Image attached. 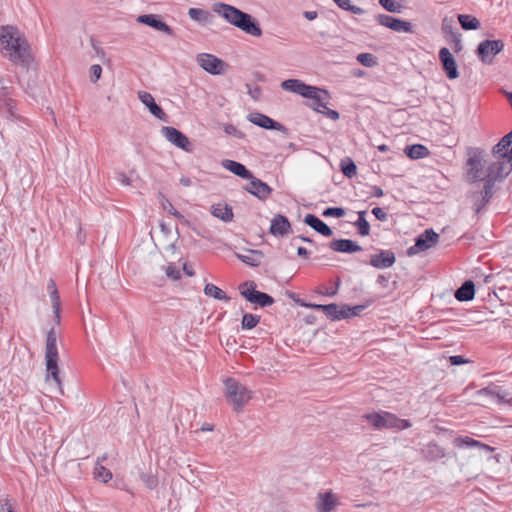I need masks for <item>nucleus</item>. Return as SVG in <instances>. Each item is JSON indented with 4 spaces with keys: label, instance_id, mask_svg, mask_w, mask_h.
<instances>
[{
    "label": "nucleus",
    "instance_id": "obj_50",
    "mask_svg": "<svg viewBox=\"0 0 512 512\" xmlns=\"http://www.w3.org/2000/svg\"><path fill=\"white\" fill-rule=\"evenodd\" d=\"M345 215V210L342 207H328L326 208L322 216L324 217H343Z\"/></svg>",
    "mask_w": 512,
    "mask_h": 512
},
{
    "label": "nucleus",
    "instance_id": "obj_56",
    "mask_svg": "<svg viewBox=\"0 0 512 512\" xmlns=\"http://www.w3.org/2000/svg\"><path fill=\"white\" fill-rule=\"evenodd\" d=\"M449 362L451 363V365L458 366L467 363L468 360L461 355H454L449 357Z\"/></svg>",
    "mask_w": 512,
    "mask_h": 512
},
{
    "label": "nucleus",
    "instance_id": "obj_45",
    "mask_svg": "<svg viewBox=\"0 0 512 512\" xmlns=\"http://www.w3.org/2000/svg\"><path fill=\"white\" fill-rule=\"evenodd\" d=\"M50 298L52 302L53 312L55 314V321L57 324L60 323V297L58 290H53L50 292Z\"/></svg>",
    "mask_w": 512,
    "mask_h": 512
},
{
    "label": "nucleus",
    "instance_id": "obj_32",
    "mask_svg": "<svg viewBox=\"0 0 512 512\" xmlns=\"http://www.w3.org/2000/svg\"><path fill=\"white\" fill-rule=\"evenodd\" d=\"M211 213L214 217L221 219L224 222H229L233 218L232 208L227 204H216L212 206Z\"/></svg>",
    "mask_w": 512,
    "mask_h": 512
},
{
    "label": "nucleus",
    "instance_id": "obj_49",
    "mask_svg": "<svg viewBox=\"0 0 512 512\" xmlns=\"http://www.w3.org/2000/svg\"><path fill=\"white\" fill-rule=\"evenodd\" d=\"M160 197L162 198V206H163L164 210H166L168 213L172 214L173 216L187 222L185 220L184 216L173 207V205L169 202V200H167L162 194H160Z\"/></svg>",
    "mask_w": 512,
    "mask_h": 512
},
{
    "label": "nucleus",
    "instance_id": "obj_55",
    "mask_svg": "<svg viewBox=\"0 0 512 512\" xmlns=\"http://www.w3.org/2000/svg\"><path fill=\"white\" fill-rule=\"evenodd\" d=\"M372 214L380 221H386L388 218L387 213L380 207L373 208Z\"/></svg>",
    "mask_w": 512,
    "mask_h": 512
},
{
    "label": "nucleus",
    "instance_id": "obj_17",
    "mask_svg": "<svg viewBox=\"0 0 512 512\" xmlns=\"http://www.w3.org/2000/svg\"><path fill=\"white\" fill-rule=\"evenodd\" d=\"M248 121L253 123L254 125H257L261 128L267 129V130H277V131H285L286 128L279 122L273 120L269 116L255 112L250 113L247 116Z\"/></svg>",
    "mask_w": 512,
    "mask_h": 512
},
{
    "label": "nucleus",
    "instance_id": "obj_10",
    "mask_svg": "<svg viewBox=\"0 0 512 512\" xmlns=\"http://www.w3.org/2000/svg\"><path fill=\"white\" fill-rule=\"evenodd\" d=\"M376 22L392 31L399 33H413L414 26L411 22L395 18L387 14H377L375 16Z\"/></svg>",
    "mask_w": 512,
    "mask_h": 512
},
{
    "label": "nucleus",
    "instance_id": "obj_15",
    "mask_svg": "<svg viewBox=\"0 0 512 512\" xmlns=\"http://www.w3.org/2000/svg\"><path fill=\"white\" fill-rule=\"evenodd\" d=\"M512 171V159L510 157H497L490 163V179L497 181L503 179Z\"/></svg>",
    "mask_w": 512,
    "mask_h": 512
},
{
    "label": "nucleus",
    "instance_id": "obj_3",
    "mask_svg": "<svg viewBox=\"0 0 512 512\" xmlns=\"http://www.w3.org/2000/svg\"><path fill=\"white\" fill-rule=\"evenodd\" d=\"M59 354L57 348V334L54 328H51L46 337L45 345V365H46V383L53 392L63 394L62 381L58 367Z\"/></svg>",
    "mask_w": 512,
    "mask_h": 512
},
{
    "label": "nucleus",
    "instance_id": "obj_33",
    "mask_svg": "<svg viewBox=\"0 0 512 512\" xmlns=\"http://www.w3.org/2000/svg\"><path fill=\"white\" fill-rule=\"evenodd\" d=\"M423 452L425 458L429 461L439 460L446 455L445 450L436 443H429Z\"/></svg>",
    "mask_w": 512,
    "mask_h": 512
},
{
    "label": "nucleus",
    "instance_id": "obj_28",
    "mask_svg": "<svg viewBox=\"0 0 512 512\" xmlns=\"http://www.w3.org/2000/svg\"><path fill=\"white\" fill-rule=\"evenodd\" d=\"M484 182L483 190L477 192V197L481 198V203L477 204L476 214H478L486 206V204L493 196V187L495 181L492 179H487Z\"/></svg>",
    "mask_w": 512,
    "mask_h": 512
},
{
    "label": "nucleus",
    "instance_id": "obj_35",
    "mask_svg": "<svg viewBox=\"0 0 512 512\" xmlns=\"http://www.w3.org/2000/svg\"><path fill=\"white\" fill-rule=\"evenodd\" d=\"M458 21L464 30H476L481 26L480 21L472 15L459 14Z\"/></svg>",
    "mask_w": 512,
    "mask_h": 512
},
{
    "label": "nucleus",
    "instance_id": "obj_40",
    "mask_svg": "<svg viewBox=\"0 0 512 512\" xmlns=\"http://www.w3.org/2000/svg\"><path fill=\"white\" fill-rule=\"evenodd\" d=\"M479 393L489 395L493 398H497L499 402H508L511 399V397L508 393L502 394L501 389L497 386L493 387V388H490V387L483 388L479 391Z\"/></svg>",
    "mask_w": 512,
    "mask_h": 512
},
{
    "label": "nucleus",
    "instance_id": "obj_21",
    "mask_svg": "<svg viewBox=\"0 0 512 512\" xmlns=\"http://www.w3.org/2000/svg\"><path fill=\"white\" fill-rule=\"evenodd\" d=\"M137 21L139 23L150 26L158 31H162L169 36L173 35V30L165 22L161 21L157 15H154V14L140 15L137 18Z\"/></svg>",
    "mask_w": 512,
    "mask_h": 512
},
{
    "label": "nucleus",
    "instance_id": "obj_25",
    "mask_svg": "<svg viewBox=\"0 0 512 512\" xmlns=\"http://www.w3.org/2000/svg\"><path fill=\"white\" fill-rule=\"evenodd\" d=\"M496 157H510L512 159V131L507 133L493 148Z\"/></svg>",
    "mask_w": 512,
    "mask_h": 512
},
{
    "label": "nucleus",
    "instance_id": "obj_11",
    "mask_svg": "<svg viewBox=\"0 0 512 512\" xmlns=\"http://www.w3.org/2000/svg\"><path fill=\"white\" fill-rule=\"evenodd\" d=\"M161 134L176 147L186 152L192 151V144L189 138L180 130L171 126H163L161 128Z\"/></svg>",
    "mask_w": 512,
    "mask_h": 512
},
{
    "label": "nucleus",
    "instance_id": "obj_27",
    "mask_svg": "<svg viewBox=\"0 0 512 512\" xmlns=\"http://www.w3.org/2000/svg\"><path fill=\"white\" fill-rule=\"evenodd\" d=\"M314 98H310L313 102L311 108L319 113L324 112L327 109V103L329 99V93L327 90L316 87V93H312Z\"/></svg>",
    "mask_w": 512,
    "mask_h": 512
},
{
    "label": "nucleus",
    "instance_id": "obj_34",
    "mask_svg": "<svg viewBox=\"0 0 512 512\" xmlns=\"http://www.w3.org/2000/svg\"><path fill=\"white\" fill-rule=\"evenodd\" d=\"M405 153L411 159H421L429 155V150L422 144H414L407 146Z\"/></svg>",
    "mask_w": 512,
    "mask_h": 512
},
{
    "label": "nucleus",
    "instance_id": "obj_22",
    "mask_svg": "<svg viewBox=\"0 0 512 512\" xmlns=\"http://www.w3.org/2000/svg\"><path fill=\"white\" fill-rule=\"evenodd\" d=\"M291 224L286 216L277 214L271 220L270 233L275 236H284L290 232Z\"/></svg>",
    "mask_w": 512,
    "mask_h": 512
},
{
    "label": "nucleus",
    "instance_id": "obj_13",
    "mask_svg": "<svg viewBox=\"0 0 512 512\" xmlns=\"http://www.w3.org/2000/svg\"><path fill=\"white\" fill-rule=\"evenodd\" d=\"M281 88L304 98H314L312 93H316V86L308 85L299 79H287L281 83Z\"/></svg>",
    "mask_w": 512,
    "mask_h": 512
},
{
    "label": "nucleus",
    "instance_id": "obj_36",
    "mask_svg": "<svg viewBox=\"0 0 512 512\" xmlns=\"http://www.w3.org/2000/svg\"><path fill=\"white\" fill-rule=\"evenodd\" d=\"M204 294L216 300H223L226 302L230 300V297L227 296V294L222 289L211 283L205 285Z\"/></svg>",
    "mask_w": 512,
    "mask_h": 512
},
{
    "label": "nucleus",
    "instance_id": "obj_31",
    "mask_svg": "<svg viewBox=\"0 0 512 512\" xmlns=\"http://www.w3.org/2000/svg\"><path fill=\"white\" fill-rule=\"evenodd\" d=\"M236 256L240 261L252 267L259 266L263 258L262 252L258 250H249L248 254L237 253Z\"/></svg>",
    "mask_w": 512,
    "mask_h": 512
},
{
    "label": "nucleus",
    "instance_id": "obj_44",
    "mask_svg": "<svg viewBox=\"0 0 512 512\" xmlns=\"http://www.w3.org/2000/svg\"><path fill=\"white\" fill-rule=\"evenodd\" d=\"M337 6L343 10L349 11L353 14L361 15L365 12V10L361 7L355 6L351 4L350 0H333Z\"/></svg>",
    "mask_w": 512,
    "mask_h": 512
},
{
    "label": "nucleus",
    "instance_id": "obj_8",
    "mask_svg": "<svg viewBox=\"0 0 512 512\" xmlns=\"http://www.w3.org/2000/svg\"><path fill=\"white\" fill-rule=\"evenodd\" d=\"M439 235L433 229H426L415 239V244L408 248L409 256L426 251L438 243Z\"/></svg>",
    "mask_w": 512,
    "mask_h": 512
},
{
    "label": "nucleus",
    "instance_id": "obj_39",
    "mask_svg": "<svg viewBox=\"0 0 512 512\" xmlns=\"http://www.w3.org/2000/svg\"><path fill=\"white\" fill-rule=\"evenodd\" d=\"M365 216H366V211H359L358 219L354 223L355 227L358 230V233L361 236H367L370 233V225H369L368 221L366 220Z\"/></svg>",
    "mask_w": 512,
    "mask_h": 512
},
{
    "label": "nucleus",
    "instance_id": "obj_61",
    "mask_svg": "<svg viewBox=\"0 0 512 512\" xmlns=\"http://www.w3.org/2000/svg\"><path fill=\"white\" fill-rule=\"evenodd\" d=\"M11 506L8 499L0 501V512H7V508Z\"/></svg>",
    "mask_w": 512,
    "mask_h": 512
},
{
    "label": "nucleus",
    "instance_id": "obj_16",
    "mask_svg": "<svg viewBox=\"0 0 512 512\" xmlns=\"http://www.w3.org/2000/svg\"><path fill=\"white\" fill-rule=\"evenodd\" d=\"M250 182L244 187V189L257 197L260 200H266L272 193L273 189L262 180L253 176V178H248Z\"/></svg>",
    "mask_w": 512,
    "mask_h": 512
},
{
    "label": "nucleus",
    "instance_id": "obj_57",
    "mask_svg": "<svg viewBox=\"0 0 512 512\" xmlns=\"http://www.w3.org/2000/svg\"><path fill=\"white\" fill-rule=\"evenodd\" d=\"M321 113L332 120H338L340 117L339 113L336 110L329 109L328 107L327 109H324V112Z\"/></svg>",
    "mask_w": 512,
    "mask_h": 512
},
{
    "label": "nucleus",
    "instance_id": "obj_7",
    "mask_svg": "<svg viewBox=\"0 0 512 512\" xmlns=\"http://www.w3.org/2000/svg\"><path fill=\"white\" fill-rule=\"evenodd\" d=\"M240 294L247 301L257 304L260 307H267L274 303V299L267 293L257 291L253 281H246L239 286Z\"/></svg>",
    "mask_w": 512,
    "mask_h": 512
},
{
    "label": "nucleus",
    "instance_id": "obj_54",
    "mask_svg": "<svg viewBox=\"0 0 512 512\" xmlns=\"http://www.w3.org/2000/svg\"><path fill=\"white\" fill-rule=\"evenodd\" d=\"M102 74V67L99 64H94L90 67V80L91 82H97Z\"/></svg>",
    "mask_w": 512,
    "mask_h": 512
},
{
    "label": "nucleus",
    "instance_id": "obj_58",
    "mask_svg": "<svg viewBox=\"0 0 512 512\" xmlns=\"http://www.w3.org/2000/svg\"><path fill=\"white\" fill-rule=\"evenodd\" d=\"M388 280H389V276H386L384 274H380L377 277V283L379 285H381L382 287H386Z\"/></svg>",
    "mask_w": 512,
    "mask_h": 512
},
{
    "label": "nucleus",
    "instance_id": "obj_30",
    "mask_svg": "<svg viewBox=\"0 0 512 512\" xmlns=\"http://www.w3.org/2000/svg\"><path fill=\"white\" fill-rule=\"evenodd\" d=\"M454 445L458 448H473V447H479L481 449L490 451L492 450L490 446L483 444L471 437L465 436V437H457L453 441Z\"/></svg>",
    "mask_w": 512,
    "mask_h": 512
},
{
    "label": "nucleus",
    "instance_id": "obj_23",
    "mask_svg": "<svg viewBox=\"0 0 512 512\" xmlns=\"http://www.w3.org/2000/svg\"><path fill=\"white\" fill-rule=\"evenodd\" d=\"M329 247L341 253H355L362 250L361 246L350 239H335L329 243Z\"/></svg>",
    "mask_w": 512,
    "mask_h": 512
},
{
    "label": "nucleus",
    "instance_id": "obj_6",
    "mask_svg": "<svg viewBox=\"0 0 512 512\" xmlns=\"http://www.w3.org/2000/svg\"><path fill=\"white\" fill-rule=\"evenodd\" d=\"M365 418L375 429L404 430L411 427L409 420L400 419L389 412L366 414Z\"/></svg>",
    "mask_w": 512,
    "mask_h": 512
},
{
    "label": "nucleus",
    "instance_id": "obj_59",
    "mask_svg": "<svg viewBox=\"0 0 512 512\" xmlns=\"http://www.w3.org/2000/svg\"><path fill=\"white\" fill-rule=\"evenodd\" d=\"M317 15H318V14H317V12H316V11H305V12L303 13V16H304L307 20H309V21H312V20L316 19V18H317Z\"/></svg>",
    "mask_w": 512,
    "mask_h": 512
},
{
    "label": "nucleus",
    "instance_id": "obj_63",
    "mask_svg": "<svg viewBox=\"0 0 512 512\" xmlns=\"http://www.w3.org/2000/svg\"><path fill=\"white\" fill-rule=\"evenodd\" d=\"M183 270L188 276L194 275V270L191 266H189L187 263L183 265Z\"/></svg>",
    "mask_w": 512,
    "mask_h": 512
},
{
    "label": "nucleus",
    "instance_id": "obj_60",
    "mask_svg": "<svg viewBox=\"0 0 512 512\" xmlns=\"http://www.w3.org/2000/svg\"><path fill=\"white\" fill-rule=\"evenodd\" d=\"M372 195L375 197H382L383 190L379 186H373L372 187Z\"/></svg>",
    "mask_w": 512,
    "mask_h": 512
},
{
    "label": "nucleus",
    "instance_id": "obj_51",
    "mask_svg": "<svg viewBox=\"0 0 512 512\" xmlns=\"http://www.w3.org/2000/svg\"><path fill=\"white\" fill-rule=\"evenodd\" d=\"M338 317L337 320L347 319L353 316H357V312H351L349 305L338 306Z\"/></svg>",
    "mask_w": 512,
    "mask_h": 512
},
{
    "label": "nucleus",
    "instance_id": "obj_41",
    "mask_svg": "<svg viewBox=\"0 0 512 512\" xmlns=\"http://www.w3.org/2000/svg\"><path fill=\"white\" fill-rule=\"evenodd\" d=\"M404 0H379V4L388 12L401 13L404 9Z\"/></svg>",
    "mask_w": 512,
    "mask_h": 512
},
{
    "label": "nucleus",
    "instance_id": "obj_2",
    "mask_svg": "<svg viewBox=\"0 0 512 512\" xmlns=\"http://www.w3.org/2000/svg\"><path fill=\"white\" fill-rule=\"evenodd\" d=\"M212 9L229 24L241 29L246 34L254 37H260L262 35V29L259 23L250 14L222 2L213 4Z\"/></svg>",
    "mask_w": 512,
    "mask_h": 512
},
{
    "label": "nucleus",
    "instance_id": "obj_1",
    "mask_svg": "<svg viewBox=\"0 0 512 512\" xmlns=\"http://www.w3.org/2000/svg\"><path fill=\"white\" fill-rule=\"evenodd\" d=\"M0 51L14 64L26 68H29L33 61L29 43L13 26L0 27Z\"/></svg>",
    "mask_w": 512,
    "mask_h": 512
},
{
    "label": "nucleus",
    "instance_id": "obj_42",
    "mask_svg": "<svg viewBox=\"0 0 512 512\" xmlns=\"http://www.w3.org/2000/svg\"><path fill=\"white\" fill-rule=\"evenodd\" d=\"M340 169L342 173L348 178L354 177L357 173V167L353 160L349 157H346L341 160Z\"/></svg>",
    "mask_w": 512,
    "mask_h": 512
},
{
    "label": "nucleus",
    "instance_id": "obj_19",
    "mask_svg": "<svg viewBox=\"0 0 512 512\" xmlns=\"http://www.w3.org/2000/svg\"><path fill=\"white\" fill-rule=\"evenodd\" d=\"M138 98L148 108L149 112L157 119L167 121V115L163 109L155 102L154 97L146 91H139Z\"/></svg>",
    "mask_w": 512,
    "mask_h": 512
},
{
    "label": "nucleus",
    "instance_id": "obj_43",
    "mask_svg": "<svg viewBox=\"0 0 512 512\" xmlns=\"http://www.w3.org/2000/svg\"><path fill=\"white\" fill-rule=\"evenodd\" d=\"M0 112L7 119L16 118L15 102L12 99L5 100L3 105L0 106Z\"/></svg>",
    "mask_w": 512,
    "mask_h": 512
},
{
    "label": "nucleus",
    "instance_id": "obj_38",
    "mask_svg": "<svg viewBox=\"0 0 512 512\" xmlns=\"http://www.w3.org/2000/svg\"><path fill=\"white\" fill-rule=\"evenodd\" d=\"M94 477L104 483H107L112 479V473L109 469L100 464V458L97 459L94 468Z\"/></svg>",
    "mask_w": 512,
    "mask_h": 512
},
{
    "label": "nucleus",
    "instance_id": "obj_14",
    "mask_svg": "<svg viewBox=\"0 0 512 512\" xmlns=\"http://www.w3.org/2000/svg\"><path fill=\"white\" fill-rule=\"evenodd\" d=\"M439 60L448 79L453 80L458 78L459 72L457 63L448 48L443 47L439 50Z\"/></svg>",
    "mask_w": 512,
    "mask_h": 512
},
{
    "label": "nucleus",
    "instance_id": "obj_29",
    "mask_svg": "<svg viewBox=\"0 0 512 512\" xmlns=\"http://www.w3.org/2000/svg\"><path fill=\"white\" fill-rule=\"evenodd\" d=\"M475 296V285L471 280L465 281L456 291L455 298L458 301H470Z\"/></svg>",
    "mask_w": 512,
    "mask_h": 512
},
{
    "label": "nucleus",
    "instance_id": "obj_46",
    "mask_svg": "<svg viewBox=\"0 0 512 512\" xmlns=\"http://www.w3.org/2000/svg\"><path fill=\"white\" fill-rule=\"evenodd\" d=\"M259 321L260 316L251 313H245L242 318V328L252 329L259 323Z\"/></svg>",
    "mask_w": 512,
    "mask_h": 512
},
{
    "label": "nucleus",
    "instance_id": "obj_64",
    "mask_svg": "<svg viewBox=\"0 0 512 512\" xmlns=\"http://www.w3.org/2000/svg\"><path fill=\"white\" fill-rule=\"evenodd\" d=\"M118 180L123 185H129L130 184V179L125 174H120Z\"/></svg>",
    "mask_w": 512,
    "mask_h": 512
},
{
    "label": "nucleus",
    "instance_id": "obj_37",
    "mask_svg": "<svg viewBox=\"0 0 512 512\" xmlns=\"http://www.w3.org/2000/svg\"><path fill=\"white\" fill-rule=\"evenodd\" d=\"M188 15L192 20L199 23H208L212 18V15L209 11L201 8H190L188 10Z\"/></svg>",
    "mask_w": 512,
    "mask_h": 512
},
{
    "label": "nucleus",
    "instance_id": "obj_26",
    "mask_svg": "<svg viewBox=\"0 0 512 512\" xmlns=\"http://www.w3.org/2000/svg\"><path fill=\"white\" fill-rule=\"evenodd\" d=\"M222 166L231 173L243 179L253 178V174L242 163L234 160H223Z\"/></svg>",
    "mask_w": 512,
    "mask_h": 512
},
{
    "label": "nucleus",
    "instance_id": "obj_52",
    "mask_svg": "<svg viewBox=\"0 0 512 512\" xmlns=\"http://www.w3.org/2000/svg\"><path fill=\"white\" fill-rule=\"evenodd\" d=\"M324 313L329 319L333 321L337 320L338 305L335 303L326 304V307L324 308Z\"/></svg>",
    "mask_w": 512,
    "mask_h": 512
},
{
    "label": "nucleus",
    "instance_id": "obj_24",
    "mask_svg": "<svg viewBox=\"0 0 512 512\" xmlns=\"http://www.w3.org/2000/svg\"><path fill=\"white\" fill-rule=\"evenodd\" d=\"M304 223L323 236L329 237L333 234L331 228L314 214H307Z\"/></svg>",
    "mask_w": 512,
    "mask_h": 512
},
{
    "label": "nucleus",
    "instance_id": "obj_48",
    "mask_svg": "<svg viewBox=\"0 0 512 512\" xmlns=\"http://www.w3.org/2000/svg\"><path fill=\"white\" fill-rule=\"evenodd\" d=\"M357 61L365 67L376 65V57L371 53H360L357 55Z\"/></svg>",
    "mask_w": 512,
    "mask_h": 512
},
{
    "label": "nucleus",
    "instance_id": "obj_47",
    "mask_svg": "<svg viewBox=\"0 0 512 512\" xmlns=\"http://www.w3.org/2000/svg\"><path fill=\"white\" fill-rule=\"evenodd\" d=\"M140 478L148 489L153 490L158 486L159 481L157 476L154 474L142 473Z\"/></svg>",
    "mask_w": 512,
    "mask_h": 512
},
{
    "label": "nucleus",
    "instance_id": "obj_20",
    "mask_svg": "<svg viewBox=\"0 0 512 512\" xmlns=\"http://www.w3.org/2000/svg\"><path fill=\"white\" fill-rule=\"evenodd\" d=\"M315 505L317 512H331L337 507L338 501L335 495L331 491H328L318 493Z\"/></svg>",
    "mask_w": 512,
    "mask_h": 512
},
{
    "label": "nucleus",
    "instance_id": "obj_9",
    "mask_svg": "<svg viewBox=\"0 0 512 512\" xmlns=\"http://www.w3.org/2000/svg\"><path fill=\"white\" fill-rule=\"evenodd\" d=\"M504 48L502 40H484L479 43L476 53L484 64H492L493 57Z\"/></svg>",
    "mask_w": 512,
    "mask_h": 512
},
{
    "label": "nucleus",
    "instance_id": "obj_5",
    "mask_svg": "<svg viewBox=\"0 0 512 512\" xmlns=\"http://www.w3.org/2000/svg\"><path fill=\"white\" fill-rule=\"evenodd\" d=\"M253 392L233 378L225 381V396L233 410L239 412L250 401Z\"/></svg>",
    "mask_w": 512,
    "mask_h": 512
},
{
    "label": "nucleus",
    "instance_id": "obj_53",
    "mask_svg": "<svg viewBox=\"0 0 512 512\" xmlns=\"http://www.w3.org/2000/svg\"><path fill=\"white\" fill-rule=\"evenodd\" d=\"M166 275L168 278H170L172 280H179L181 278L180 270L174 264H169L167 266Z\"/></svg>",
    "mask_w": 512,
    "mask_h": 512
},
{
    "label": "nucleus",
    "instance_id": "obj_12",
    "mask_svg": "<svg viewBox=\"0 0 512 512\" xmlns=\"http://www.w3.org/2000/svg\"><path fill=\"white\" fill-rule=\"evenodd\" d=\"M196 60L202 69L213 75L222 74L224 72V67L226 66L224 61L208 53L198 54Z\"/></svg>",
    "mask_w": 512,
    "mask_h": 512
},
{
    "label": "nucleus",
    "instance_id": "obj_62",
    "mask_svg": "<svg viewBox=\"0 0 512 512\" xmlns=\"http://www.w3.org/2000/svg\"><path fill=\"white\" fill-rule=\"evenodd\" d=\"M297 254L300 256V257H304V258H307L308 255H309V252L307 251L306 248L304 247H299L297 249Z\"/></svg>",
    "mask_w": 512,
    "mask_h": 512
},
{
    "label": "nucleus",
    "instance_id": "obj_4",
    "mask_svg": "<svg viewBox=\"0 0 512 512\" xmlns=\"http://www.w3.org/2000/svg\"><path fill=\"white\" fill-rule=\"evenodd\" d=\"M466 178L469 182L486 181L490 179V163L485 154L478 148H470L467 152Z\"/></svg>",
    "mask_w": 512,
    "mask_h": 512
},
{
    "label": "nucleus",
    "instance_id": "obj_18",
    "mask_svg": "<svg viewBox=\"0 0 512 512\" xmlns=\"http://www.w3.org/2000/svg\"><path fill=\"white\" fill-rule=\"evenodd\" d=\"M396 262L395 253L392 250H380L379 253L371 255L369 264L376 269L392 267Z\"/></svg>",
    "mask_w": 512,
    "mask_h": 512
}]
</instances>
